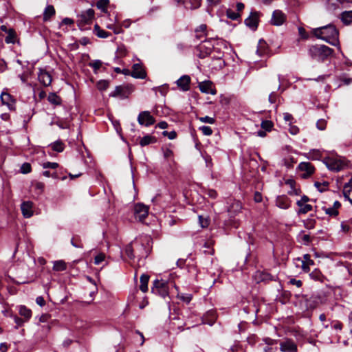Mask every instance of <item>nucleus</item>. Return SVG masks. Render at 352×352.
<instances>
[{
  "label": "nucleus",
  "mask_w": 352,
  "mask_h": 352,
  "mask_svg": "<svg viewBox=\"0 0 352 352\" xmlns=\"http://www.w3.org/2000/svg\"><path fill=\"white\" fill-rule=\"evenodd\" d=\"M312 33L318 38L324 40L332 45H339L338 31L332 25L315 28L312 30Z\"/></svg>",
  "instance_id": "f257e3e1"
},
{
  "label": "nucleus",
  "mask_w": 352,
  "mask_h": 352,
  "mask_svg": "<svg viewBox=\"0 0 352 352\" xmlns=\"http://www.w3.org/2000/svg\"><path fill=\"white\" fill-rule=\"evenodd\" d=\"M329 170L338 172L344 170L348 166L347 161L340 156H329L323 160Z\"/></svg>",
  "instance_id": "f03ea898"
},
{
  "label": "nucleus",
  "mask_w": 352,
  "mask_h": 352,
  "mask_svg": "<svg viewBox=\"0 0 352 352\" xmlns=\"http://www.w3.org/2000/svg\"><path fill=\"white\" fill-rule=\"evenodd\" d=\"M309 51L313 58L322 60L331 56L333 52L331 48L324 45H313Z\"/></svg>",
  "instance_id": "7ed1b4c3"
},
{
  "label": "nucleus",
  "mask_w": 352,
  "mask_h": 352,
  "mask_svg": "<svg viewBox=\"0 0 352 352\" xmlns=\"http://www.w3.org/2000/svg\"><path fill=\"white\" fill-rule=\"evenodd\" d=\"M151 292L163 298L166 297L168 294V283L164 280H155L151 287Z\"/></svg>",
  "instance_id": "20e7f679"
},
{
  "label": "nucleus",
  "mask_w": 352,
  "mask_h": 352,
  "mask_svg": "<svg viewBox=\"0 0 352 352\" xmlns=\"http://www.w3.org/2000/svg\"><path fill=\"white\" fill-rule=\"evenodd\" d=\"M138 122L140 125L149 126L155 122V120L148 111H144L139 113Z\"/></svg>",
  "instance_id": "39448f33"
},
{
  "label": "nucleus",
  "mask_w": 352,
  "mask_h": 352,
  "mask_svg": "<svg viewBox=\"0 0 352 352\" xmlns=\"http://www.w3.org/2000/svg\"><path fill=\"white\" fill-rule=\"evenodd\" d=\"M134 214L136 219L143 221L148 214V207L143 204H135Z\"/></svg>",
  "instance_id": "423d86ee"
},
{
  "label": "nucleus",
  "mask_w": 352,
  "mask_h": 352,
  "mask_svg": "<svg viewBox=\"0 0 352 352\" xmlns=\"http://www.w3.org/2000/svg\"><path fill=\"white\" fill-rule=\"evenodd\" d=\"M298 170L302 172V178H307L314 173L315 168L309 162H301L298 165Z\"/></svg>",
  "instance_id": "0eeeda50"
},
{
  "label": "nucleus",
  "mask_w": 352,
  "mask_h": 352,
  "mask_svg": "<svg viewBox=\"0 0 352 352\" xmlns=\"http://www.w3.org/2000/svg\"><path fill=\"white\" fill-rule=\"evenodd\" d=\"M132 91L129 87L117 86L113 91L110 94L111 97H120L122 98H127L129 94Z\"/></svg>",
  "instance_id": "6e6552de"
},
{
  "label": "nucleus",
  "mask_w": 352,
  "mask_h": 352,
  "mask_svg": "<svg viewBox=\"0 0 352 352\" xmlns=\"http://www.w3.org/2000/svg\"><path fill=\"white\" fill-rule=\"evenodd\" d=\"M197 50L199 51V57L204 58L212 52V45L209 41H205L198 46Z\"/></svg>",
  "instance_id": "1a4fd4ad"
},
{
  "label": "nucleus",
  "mask_w": 352,
  "mask_h": 352,
  "mask_svg": "<svg viewBox=\"0 0 352 352\" xmlns=\"http://www.w3.org/2000/svg\"><path fill=\"white\" fill-rule=\"evenodd\" d=\"M1 100L3 104L8 106L9 109H15V100L10 94L3 91L1 94Z\"/></svg>",
  "instance_id": "9d476101"
},
{
  "label": "nucleus",
  "mask_w": 352,
  "mask_h": 352,
  "mask_svg": "<svg viewBox=\"0 0 352 352\" xmlns=\"http://www.w3.org/2000/svg\"><path fill=\"white\" fill-rule=\"evenodd\" d=\"M131 76L135 78L144 79L146 78V74L142 65L135 63L133 65Z\"/></svg>",
  "instance_id": "9b49d317"
},
{
  "label": "nucleus",
  "mask_w": 352,
  "mask_h": 352,
  "mask_svg": "<svg viewBox=\"0 0 352 352\" xmlns=\"http://www.w3.org/2000/svg\"><path fill=\"white\" fill-rule=\"evenodd\" d=\"M190 77L188 75L181 76L176 82L178 87L183 91H186L190 89Z\"/></svg>",
  "instance_id": "f8f14e48"
},
{
  "label": "nucleus",
  "mask_w": 352,
  "mask_h": 352,
  "mask_svg": "<svg viewBox=\"0 0 352 352\" xmlns=\"http://www.w3.org/2000/svg\"><path fill=\"white\" fill-rule=\"evenodd\" d=\"M199 88L202 93L210 94L215 95L217 91L212 87V82L211 81H204L199 84Z\"/></svg>",
  "instance_id": "ddd939ff"
},
{
  "label": "nucleus",
  "mask_w": 352,
  "mask_h": 352,
  "mask_svg": "<svg viewBox=\"0 0 352 352\" xmlns=\"http://www.w3.org/2000/svg\"><path fill=\"white\" fill-rule=\"evenodd\" d=\"M245 23L253 30L256 29L258 23V13L256 12H251L249 17L245 20Z\"/></svg>",
  "instance_id": "4468645a"
},
{
  "label": "nucleus",
  "mask_w": 352,
  "mask_h": 352,
  "mask_svg": "<svg viewBox=\"0 0 352 352\" xmlns=\"http://www.w3.org/2000/svg\"><path fill=\"white\" fill-rule=\"evenodd\" d=\"M280 349L283 352H296V344L290 340H287L280 344Z\"/></svg>",
  "instance_id": "2eb2a0df"
},
{
  "label": "nucleus",
  "mask_w": 352,
  "mask_h": 352,
  "mask_svg": "<svg viewBox=\"0 0 352 352\" xmlns=\"http://www.w3.org/2000/svg\"><path fill=\"white\" fill-rule=\"evenodd\" d=\"M285 20V14L280 10H275L272 14L271 23L274 25H280Z\"/></svg>",
  "instance_id": "dca6fc26"
},
{
  "label": "nucleus",
  "mask_w": 352,
  "mask_h": 352,
  "mask_svg": "<svg viewBox=\"0 0 352 352\" xmlns=\"http://www.w3.org/2000/svg\"><path fill=\"white\" fill-rule=\"evenodd\" d=\"M33 203L32 201H24L21 204V209L22 214L25 218H30L33 214Z\"/></svg>",
  "instance_id": "f3484780"
},
{
  "label": "nucleus",
  "mask_w": 352,
  "mask_h": 352,
  "mask_svg": "<svg viewBox=\"0 0 352 352\" xmlns=\"http://www.w3.org/2000/svg\"><path fill=\"white\" fill-rule=\"evenodd\" d=\"M242 209L241 203L239 201H234L228 210L230 217L233 218L241 212Z\"/></svg>",
  "instance_id": "a211bd4d"
},
{
  "label": "nucleus",
  "mask_w": 352,
  "mask_h": 352,
  "mask_svg": "<svg viewBox=\"0 0 352 352\" xmlns=\"http://www.w3.org/2000/svg\"><path fill=\"white\" fill-rule=\"evenodd\" d=\"M38 79L39 82L44 86H49L52 82V77L50 74L48 72L41 69L38 74Z\"/></svg>",
  "instance_id": "6ab92c4d"
},
{
  "label": "nucleus",
  "mask_w": 352,
  "mask_h": 352,
  "mask_svg": "<svg viewBox=\"0 0 352 352\" xmlns=\"http://www.w3.org/2000/svg\"><path fill=\"white\" fill-rule=\"evenodd\" d=\"M276 206L281 209H287L290 206V201L285 196H278L276 199Z\"/></svg>",
  "instance_id": "aec40b11"
},
{
  "label": "nucleus",
  "mask_w": 352,
  "mask_h": 352,
  "mask_svg": "<svg viewBox=\"0 0 352 352\" xmlns=\"http://www.w3.org/2000/svg\"><path fill=\"white\" fill-rule=\"evenodd\" d=\"M94 17V10L88 9L80 14L81 21L85 23H89Z\"/></svg>",
  "instance_id": "412c9836"
},
{
  "label": "nucleus",
  "mask_w": 352,
  "mask_h": 352,
  "mask_svg": "<svg viewBox=\"0 0 352 352\" xmlns=\"http://www.w3.org/2000/svg\"><path fill=\"white\" fill-rule=\"evenodd\" d=\"M343 195L349 201L352 199V178L345 184L343 188Z\"/></svg>",
  "instance_id": "4be33fe9"
},
{
  "label": "nucleus",
  "mask_w": 352,
  "mask_h": 352,
  "mask_svg": "<svg viewBox=\"0 0 352 352\" xmlns=\"http://www.w3.org/2000/svg\"><path fill=\"white\" fill-rule=\"evenodd\" d=\"M285 184L286 185L289 186V188H291L290 190H289L288 193L289 195H298L300 194V190L298 188H296L295 185H296V183L294 182V180L293 179H287L286 182H285Z\"/></svg>",
  "instance_id": "5701e85b"
},
{
  "label": "nucleus",
  "mask_w": 352,
  "mask_h": 352,
  "mask_svg": "<svg viewBox=\"0 0 352 352\" xmlns=\"http://www.w3.org/2000/svg\"><path fill=\"white\" fill-rule=\"evenodd\" d=\"M148 280H149V276L146 274H144L140 276V289L142 292H147Z\"/></svg>",
  "instance_id": "b1692460"
},
{
  "label": "nucleus",
  "mask_w": 352,
  "mask_h": 352,
  "mask_svg": "<svg viewBox=\"0 0 352 352\" xmlns=\"http://www.w3.org/2000/svg\"><path fill=\"white\" fill-rule=\"evenodd\" d=\"M296 204L299 207L298 214H306L312 210V206L307 203L302 204L300 202H296Z\"/></svg>",
  "instance_id": "393cba45"
},
{
  "label": "nucleus",
  "mask_w": 352,
  "mask_h": 352,
  "mask_svg": "<svg viewBox=\"0 0 352 352\" xmlns=\"http://www.w3.org/2000/svg\"><path fill=\"white\" fill-rule=\"evenodd\" d=\"M55 14V9L53 6H48L45 8L43 13V20L48 21Z\"/></svg>",
  "instance_id": "a878e982"
},
{
  "label": "nucleus",
  "mask_w": 352,
  "mask_h": 352,
  "mask_svg": "<svg viewBox=\"0 0 352 352\" xmlns=\"http://www.w3.org/2000/svg\"><path fill=\"white\" fill-rule=\"evenodd\" d=\"M155 142H156V139L155 137L147 135L140 139V144L142 146H145L146 145L154 143Z\"/></svg>",
  "instance_id": "bb28decb"
},
{
  "label": "nucleus",
  "mask_w": 352,
  "mask_h": 352,
  "mask_svg": "<svg viewBox=\"0 0 352 352\" xmlns=\"http://www.w3.org/2000/svg\"><path fill=\"white\" fill-rule=\"evenodd\" d=\"M342 21L346 25L352 23V10L344 12L342 14Z\"/></svg>",
  "instance_id": "cd10ccee"
},
{
  "label": "nucleus",
  "mask_w": 352,
  "mask_h": 352,
  "mask_svg": "<svg viewBox=\"0 0 352 352\" xmlns=\"http://www.w3.org/2000/svg\"><path fill=\"white\" fill-rule=\"evenodd\" d=\"M52 149L56 152H62L65 148V145L63 142L58 140L50 144Z\"/></svg>",
  "instance_id": "c85d7f7f"
},
{
  "label": "nucleus",
  "mask_w": 352,
  "mask_h": 352,
  "mask_svg": "<svg viewBox=\"0 0 352 352\" xmlns=\"http://www.w3.org/2000/svg\"><path fill=\"white\" fill-rule=\"evenodd\" d=\"M66 267H67V265H66L65 262L62 260L56 261L54 263L53 270L54 271H57V272L63 271V270H66Z\"/></svg>",
  "instance_id": "c756f323"
},
{
  "label": "nucleus",
  "mask_w": 352,
  "mask_h": 352,
  "mask_svg": "<svg viewBox=\"0 0 352 352\" xmlns=\"http://www.w3.org/2000/svg\"><path fill=\"white\" fill-rule=\"evenodd\" d=\"M109 4V0H99L96 3V7L102 12H107V6Z\"/></svg>",
  "instance_id": "7c9ffc66"
},
{
  "label": "nucleus",
  "mask_w": 352,
  "mask_h": 352,
  "mask_svg": "<svg viewBox=\"0 0 352 352\" xmlns=\"http://www.w3.org/2000/svg\"><path fill=\"white\" fill-rule=\"evenodd\" d=\"M94 31L96 32V34L100 38H107L110 35L109 32L100 29V28L98 25H96L94 26Z\"/></svg>",
  "instance_id": "2f4dec72"
},
{
  "label": "nucleus",
  "mask_w": 352,
  "mask_h": 352,
  "mask_svg": "<svg viewBox=\"0 0 352 352\" xmlns=\"http://www.w3.org/2000/svg\"><path fill=\"white\" fill-rule=\"evenodd\" d=\"M48 101L54 104L58 105L61 103V99L54 93H51L48 96Z\"/></svg>",
  "instance_id": "473e14b6"
},
{
  "label": "nucleus",
  "mask_w": 352,
  "mask_h": 352,
  "mask_svg": "<svg viewBox=\"0 0 352 352\" xmlns=\"http://www.w3.org/2000/svg\"><path fill=\"white\" fill-rule=\"evenodd\" d=\"M19 314L21 316L25 317L26 320H28L32 316V311L25 306H21L19 307Z\"/></svg>",
  "instance_id": "72a5a7b5"
},
{
  "label": "nucleus",
  "mask_w": 352,
  "mask_h": 352,
  "mask_svg": "<svg viewBox=\"0 0 352 352\" xmlns=\"http://www.w3.org/2000/svg\"><path fill=\"white\" fill-rule=\"evenodd\" d=\"M351 225H352V219H350L348 221H342L341 223L342 231L345 233L349 232L351 230Z\"/></svg>",
  "instance_id": "f704fd0d"
},
{
  "label": "nucleus",
  "mask_w": 352,
  "mask_h": 352,
  "mask_svg": "<svg viewBox=\"0 0 352 352\" xmlns=\"http://www.w3.org/2000/svg\"><path fill=\"white\" fill-rule=\"evenodd\" d=\"M102 65V62L100 60H94L89 63V65L94 69L95 72L101 67Z\"/></svg>",
  "instance_id": "c9c22d12"
},
{
  "label": "nucleus",
  "mask_w": 352,
  "mask_h": 352,
  "mask_svg": "<svg viewBox=\"0 0 352 352\" xmlns=\"http://www.w3.org/2000/svg\"><path fill=\"white\" fill-rule=\"evenodd\" d=\"M309 157L311 160H318L321 157V153L318 150H311L308 153Z\"/></svg>",
  "instance_id": "e433bc0d"
},
{
  "label": "nucleus",
  "mask_w": 352,
  "mask_h": 352,
  "mask_svg": "<svg viewBox=\"0 0 352 352\" xmlns=\"http://www.w3.org/2000/svg\"><path fill=\"white\" fill-rule=\"evenodd\" d=\"M109 82L105 80H101L97 83V87L100 91L106 90L109 87Z\"/></svg>",
  "instance_id": "4c0bfd02"
},
{
  "label": "nucleus",
  "mask_w": 352,
  "mask_h": 352,
  "mask_svg": "<svg viewBox=\"0 0 352 352\" xmlns=\"http://www.w3.org/2000/svg\"><path fill=\"white\" fill-rule=\"evenodd\" d=\"M226 15L229 19L232 20H236L238 18L240 17V14L239 13L234 12L231 9L227 10Z\"/></svg>",
  "instance_id": "58836bf2"
},
{
  "label": "nucleus",
  "mask_w": 352,
  "mask_h": 352,
  "mask_svg": "<svg viewBox=\"0 0 352 352\" xmlns=\"http://www.w3.org/2000/svg\"><path fill=\"white\" fill-rule=\"evenodd\" d=\"M325 213L331 217H336L338 214V210H336V208L332 207L324 208Z\"/></svg>",
  "instance_id": "ea45409f"
},
{
  "label": "nucleus",
  "mask_w": 352,
  "mask_h": 352,
  "mask_svg": "<svg viewBox=\"0 0 352 352\" xmlns=\"http://www.w3.org/2000/svg\"><path fill=\"white\" fill-rule=\"evenodd\" d=\"M310 277L315 280H321V272L318 270H314L309 274Z\"/></svg>",
  "instance_id": "a19ab883"
},
{
  "label": "nucleus",
  "mask_w": 352,
  "mask_h": 352,
  "mask_svg": "<svg viewBox=\"0 0 352 352\" xmlns=\"http://www.w3.org/2000/svg\"><path fill=\"white\" fill-rule=\"evenodd\" d=\"M273 126V123L270 120H264L261 123V127L266 131H270Z\"/></svg>",
  "instance_id": "79ce46f5"
},
{
  "label": "nucleus",
  "mask_w": 352,
  "mask_h": 352,
  "mask_svg": "<svg viewBox=\"0 0 352 352\" xmlns=\"http://www.w3.org/2000/svg\"><path fill=\"white\" fill-rule=\"evenodd\" d=\"M21 172L27 174L31 172V166L29 163H24L21 167Z\"/></svg>",
  "instance_id": "37998d69"
},
{
  "label": "nucleus",
  "mask_w": 352,
  "mask_h": 352,
  "mask_svg": "<svg viewBox=\"0 0 352 352\" xmlns=\"http://www.w3.org/2000/svg\"><path fill=\"white\" fill-rule=\"evenodd\" d=\"M316 126L319 130H324L327 126V121L324 119H320L316 123Z\"/></svg>",
  "instance_id": "c03bdc74"
},
{
  "label": "nucleus",
  "mask_w": 352,
  "mask_h": 352,
  "mask_svg": "<svg viewBox=\"0 0 352 352\" xmlns=\"http://www.w3.org/2000/svg\"><path fill=\"white\" fill-rule=\"evenodd\" d=\"M199 120L204 123H208V124H214L215 122L214 118L209 117V116H204V117H200L199 118Z\"/></svg>",
  "instance_id": "a18cd8bd"
},
{
  "label": "nucleus",
  "mask_w": 352,
  "mask_h": 352,
  "mask_svg": "<svg viewBox=\"0 0 352 352\" xmlns=\"http://www.w3.org/2000/svg\"><path fill=\"white\" fill-rule=\"evenodd\" d=\"M199 130L201 131V132L205 135H210L212 133V129L208 126H202L199 127Z\"/></svg>",
  "instance_id": "49530a36"
},
{
  "label": "nucleus",
  "mask_w": 352,
  "mask_h": 352,
  "mask_svg": "<svg viewBox=\"0 0 352 352\" xmlns=\"http://www.w3.org/2000/svg\"><path fill=\"white\" fill-rule=\"evenodd\" d=\"M283 118L284 119V120L286 122H288V124H292V122L294 120V118L292 116V114L289 113H283Z\"/></svg>",
  "instance_id": "de8ad7c7"
},
{
  "label": "nucleus",
  "mask_w": 352,
  "mask_h": 352,
  "mask_svg": "<svg viewBox=\"0 0 352 352\" xmlns=\"http://www.w3.org/2000/svg\"><path fill=\"white\" fill-rule=\"evenodd\" d=\"M315 186L318 189L320 192H322L326 190L327 187L328 186L327 182H324L323 184L320 182H316Z\"/></svg>",
  "instance_id": "09e8293b"
},
{
  "label": "nucleus",
  "mask_w": 352,
  "mask_h": 352,
  "mask_svg": "<svg viewBox=\"0 0 352 352\" xmlns=\"http://www.w3.org/2000/svg\"><path fill=\"white\" fill-rule=\"evenodd\" d=\"M199 221L200 226L203 228H207L209 225L208 219L206 218L202 217V216H199Z\"/></svg>",
  "instance_id": "8fccbe9b"
},
{
  "label": "nucleus",
  "mask_w": 352,
  "mask_h": 352,
  "mask_svg": "<svg viewBox=\"0 0 352 352\" xmlns=\"http://www.w3.org/2000/svg\"><path fill=\"white\" fill-rule=\"evenodd\" d=\"M58 166L56 162H45L43 164V168H52L55 169Z\"/></svg>",
  "instance_id": "3c124183"
},
{
  "label": "nucleus",
  "mask_w": 352,
  "mask_h": 352,
  "mask_svg": "<svg viewBox=\"0 0 352 352\" xmlns=\"http://www.w3.org/2000/svg\"><path fill=\"white\" fill-rule=\"evenodd\" d=\"M105 258V255L103 253H100L98 254L94 258V263L96 265H99L102 263Z\"/></svg>",
  "instance_id": "603ef678"
},
{
  "label": "nucleus",
  "mask_w": 352,
  "mask_h": 352,
  "mask_svg": "<svg viewBox=\"0 0 352 352\" xmlns=\"http://www.w3.org/2000/svg\"><path fill=\"white\" fill-rule=\"evenodd\" d=\"M163 135L167 136L170 140H174L177 137V133L175 131L168 132L166 131H163Z\"/></svg>",
  "instance_id": "864d4df0"
},
{
  "label": "nucleus",
  "mask_w": 352,
  "mask_h": 352,
  "mask_svg": "<svg viewBox=\"0 0 352 352\" xmlns=\"http://www.w3.org/2000/svg\"><path fill=\"white\" fill-rule=\"evenodd\" d=\"M125 252H126V255L129 256V258H134L133 250L131 245H129L126 247Z\"/></svg>",
  "instance_id": "5fc2aeb1"
},
{
  "label": "nucleus",
  "mask_w": 352,
  "mask_h": 352,
  "mask_svg": "<svg viewBox=\"0 0 352 352\" xmlns=\"http://www.w3.org/2000/svg\"><path fill=\"white\" fill-rule=\"evenodd\" d=\"M289 131L292 135H296L299 132V129L292 124H289Z\"/></svg>",
  "instance_id": "6e6d98bb"
},
{
  "label": "nucleus",
  "mask_w": 352,
  "mask_h": 352,
  "mask_svg": "<svg viewBox=\"0 0 352 352\" xmlns=\"http://www.w3.org/2000/svg\"><path fill=\"white\" fill-rule=\"evenodd\" d=\"M6 42L7 43H11L14 42V35L12 30L9 31V34L6 38Z\"/></svg>",
  "instance_id": "4d7b16f0"
},
{
  "label": "nucleus",
  "mask_w": 352,
  "mask_h": 352,
  "mask_svg": "<svg viewBox=\"0 0 352 352\" xmlns=\"http://www.w3.org/2000/svg\"><path fill=\"white\" fill-rule=\"evenodd\" d=\"M302 261H303L307 264H309L311 265H314V261L312 259H311V256L308 254H306L303 256V260Z\"/></svg>",
  "instance_id": "13d9d810"
},
{
  "label": "nucleus",
  "mask_w": 352,
  "mask_h": 352,
  "mask_svg": "<svg viewBox=\"0 0 352 352\" xmlns=\"http://www.w3.org/2000/svg\"><path fill=\"white\" fill-rule=\"evenodd\" d=\"M263 341L267 346H272L276 343V341L275 340H273L270 338H265L263 339Z\"/></svg>",
  "instance_id": "bf43d9fd"
},
{
  "label": "nucleus",
  "mask_w": 352,
  "mask_h": 352,
  "mask_svg": "<svg viewBox=\"0 0 352 352\" xmlns=\"http://www.w3.org/2000/svg\"><path fill=\"white\" fill-rule=\"evenodd\" d=\"M315 225V221L313 219H307L305 222V226L308 229L314 228Z\"/></svg>",
  "instance_id": "052dcab7"
},
{
  "label": "nucleus",
  "mask_w": 352,
  "mask_h": 352,
  "mask_svg": "<svg viewBox=\"0 0 352 352\" xmlns=\"http://www.w3.org/2000/svg\"><path fill=\"white\" fill-rule=\"evenodd\" d=\"M276 99H277V94L275 92H272L269 95L268 100L270 103H272V104L275 103L276 101Z\"/></svg>",
  "instance_id": "680f3d73"
},
{
  "label": "nucleus",
  "mask_w": 352,
  "mask_h": 352,
  "mask_svg": "<svg viewBox=\"0 0 352 352\" xmlns=\"http://www.w3.org/2000/svg\"><path fill=\"white\" fill-rule=\"evenodd\" d=\"M289 283L296 285L297 287H300L302 284L300 280H296L295 278L290 279Z\"/></svg>",
  "instance_id": "e2e57ef3"
},
{
  "label": "nucleus",
  "mask_w": 352,
  "mask_h": 352,
  "mask_svg": "<svg viewBox=\"0 0 352 352\" xmlns=\"http://www.w3.org/2000/svg\"><path fill=\"white\" fill-rule=\"evenodd\" d=\"M179 298L180 299H182L183 301L188 303L190 302V301L192 299V297L190 295H184V294H182V295H178Z\"/></svg>",
  "instance_id": "0e129e2a"
},
{
  "label": "nucleus",
  "mask_w": 352,
  "mask_h": 352,
  "mask_svg": "<svg viewBox=\"0 0 352 352\" xmlns=\"http://www.w3.org/2000/svg\"><path fill=\"white\" fill-rule=\"evenodd\" d=\"M254 200L256 203L262 201V195L259 192H256L254 195Z\"/></svg>",
  "instance_id": "69168bd1"
},
{
  "label": "nucleus",
  "mask_w": 352,
  "mask_h": 352,
  "mask_svg": "<svg viewBox=\"0 0 352 352\" xmlns=\"http://www.w3.org/2000/svg\"><path fill=\"white\" fill-rule=\"evenodd\" d=\"M36 302L41 307L44 306L45 304V301L44 298L42 296H38L36 298Z\"/></svg>",
  "instance_id": "338daca9"
},
{
  "label": "nucleus",
  "mask_w": 352,
  "mask_h": 352,
  "mask_svg": "<svg viewBox=\"0 0 352 352\" xmlns=\"http://www.w3.org/2000/svg\"><path fill=\"white\" fill-rule=\"evenodd\" d=\"M34 186L35 188L38 190L40 192H42L44 189V184L42 182H36Z\"/></svg>",
  "instance_id": "774afa93"
}]
</instances>
